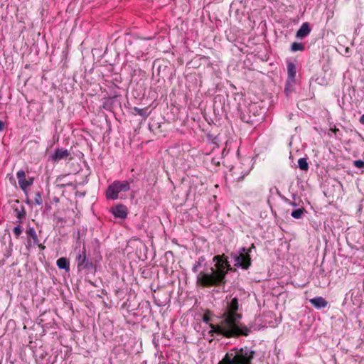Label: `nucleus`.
<instances>
[{"label":"nucleus","instance_id":"7","mask_svg":"<svg viewBox=\"0 0 364 364\" xmlns=\"http://www.w3.org/2000/svg\"><path fill=\"white\" fill-rule=\"evenodd\" d=\"M27 235V245L28 246L38 245L40 248L44 249L45 247L39 244L38 235L36 230L33 227H28L26 231Z\"/></svg>","mask_w":364,"mask_h":364},{"label":"nucleus","instance_id":"14","mask_svg":"<svg viewBox=\"0 0 364 364\" xmlns=\"http://www.w3.org/2000/svg\"><path fill=\"white\" fill-rule=\"evenodd\" d=\"M238 112L239 117L242 122L247 124L250 122V114L247 107L245 108L244 109L240 107L238 109Z\"/></svg>","mask_w":364,"mask_h":364},{"label":"nucleus","instance_id":"22","mask_svg":"<svg viewBox=\"0 0 364 364\" xmlns=\"http://www.w3.org/2000/svg\"><path fill=\"white\" fill-rule=\"evenodd\" d=\"M34 202L36 205H41L43 203V199L41 192H36L34 197Z\"/></svg>","mask_w":364,"mask_h":364},{"label":"nucleus","instance_id":"5","mask_svg":"<svg viewBox=\"0 0 364 364\" xmlns=\"http://www.w3.org/2000/svg\"><path fill=\"white\" fill-rule=\"evenodd\" d=\"M250 247L240 248L237 252L231 254L232 262L236 268L247 269L250 265Z\"/></svg>","mask_w":364,"mask_h":364},{"label":"nucleus","instance_id":"27","mask_svg":"<svg viewBox=\"0 0 364 364\" xmlns=\"http://www.w3.org/2000/svg\"><path fill=\"white\" fill-rule=\"evenodd\" d=\"M265 325H257L256 323H255L254 326L252 325V328H254V330H259L262 327H264Z\"/></svg>","mask_w":364,"mask_h":364},{"label":"nucleus","instance_id":"11","mask_svg":"<svg viewBox=\"0 0 364 364\" xmlns=\"http://www.w3.org/2000/svg\"><path fill=\"white\" fill-rule=\"evenodd\" d=\"M310 25L308 22H305L302 23L299 29L297 31L296 33V37L299 39H303L309 35L311 33Z\"/></svg>","mask_w":364,"mask_h":364},{"label":"nucleus","instance_id":"13","mask_svg":"<svg viewBox=\"0 0 364 364\" xmlns=\"http://www.w3.org/2000/svg\"><path fill=\"white\" fill-rule=\"evenodd\" d=\"M310 303L316 309H321L328 305V302L321 296H316L309 300Z\"/></svg>","mask_w":364,"mask_h":364},{"label":"nucleus","instance_id":"18","mask_svg":"<svg viewBox=\"0 0 364 364\" xmlns=\"http://www.w3.org/2000/svg\"><path fill=\"white\" fill-rule=\"evenodd\" d=\"M14 212L16 213V217L19 220L18 223H21V220L25 218L26 217V210L23 205L20 207V208H16L14 210Z\"/></svg>","mask_w":364,"mask_h":364},{"label":"nucleus","instance_id":"20","mask_svg":"<svg viewBox=\"0 0 364 364\" xmlns=\"http://www.w3.org/2000/svg\"><path fill=\"white\" fill-rule=\"evenodd\" d=\"M291 50L293 52L302 51L304 50V46L301 43L294 42L291 45Z\"/></svg>","mask_w":364,"mask_h":364},{"label":"nucleus","instance_id":"31","mask_svg":"<svg viewBox=\"0 0 364 364\" xmlns=\"http://www.w3.org/2000/svg\"><path fill=\"white\" fill-rule=\"evenodd\" d=\"M360 122L362 124H364V114H363L360 118Z\"/></svg>","mask_w":364,"mask_h":364},{"label":"nucleus","instance_id":"34","mask_svg":"<svg viewBox=\"0 0 364 364\" xmlns=\"http://www.w3.org/2000/svg\"><path fill=\"white\" fill-rule=\"evenodd\" d=\"M251 353H252V358H253V356H254V353H254V351H252H252H251Z\"/></svg>","mask_w":364,"mask_h":364},{"label":"nucleus","instance_id":"6","mask_svg":"<svg viewBox=\"0 0 364 364\" xmlns=\"http://www.w3.org/2000/svg\"><path fill=\"white\" fill-rule=\"evenodd\" d=\"M77 267L78 271L84 270L86 274H95L96 272V267L90 260L86 254L85 246L83 245L82 250L80 251L78 255L76 256Z\"/></svg>","mask_w":364,"mask_h":364},{"label":"nucleus","instance_id":"24","mask_svg":"<svg viewBox=\"0 0 364 364\" xmlns=\"http://www.w3.org/2000/svg\"><path fill=\"white\" fill-rule=\"evenodd\" d=\"M353 164L356 168H361L364 167V161L362 160H356L353 161Z\"/></svg>","mask_w":364,"mask_h":364},{"label":"nucleus","instance_id":"1","mask_svg":"<svg viewBox=\"0 0 364 364\" xmlns=\"http://www.w3.org/2000/svg\"><path fill=\"white\" fill-rule=\"evenodd\" d=\"M238 299L232 296H227L220 314L218 324H210V333L222 335L226 338L247 336L248 328L240 322L242 314L238 313Z\"/></svg>","mask_w":364,"mask_h":364},{"label":"nucleus","instance_id":"25","mask_svg":"<svg viewBox=\"0 0 364 364\" xmlns=\"http://www.w3.org/2000/svg\"><path fill=\"white\" fill-rule=\"evenodd\" d=\"M200 262L196 261L192 267V271L194 273L198 272V268L201 267Z\"/></svg>","mask_w":364,"mask_h":364},{"label":"nucleus","instance_id":"10","mask_svg":"<svg viewBox=\"0 0 364 364\" xmlns=\"http://www.w3.org/2000/svg\"><path fill=\"white\" fill-rule=\"evenodd\" d=\"M296 74V67L292 62L287 63V84L291 85L295 82V77Z\"/></svg>","mask_w":364,"mask_h":364},{"label":"nucleus","instance_id":"12","mask_svg":"<svg viewBox=\"0 0 364 364\" xmlns=\"http://www.w3.org/2000/svg\"><path fill=\"white\" fill-rule=\"evenodd\" d=\"M16 176L18 178V182L20 188L23 191H26V188L30 186V183H27V180L26 178V173L23 170H20L17 172Z\"/></svg>","mask_w":364,"mask_h":364},{"label":"nucleus","instance_id":"21","mask_svg":"<svg viewBox=\"0 0 364 364\" xmlns=\"http://www.w3.org/2000/svg\"><path fill=\"white\" fill-rule=\"evenodd\" d=\"M134 110L135 112H136L139 115L143 117L144 119L147 118L149 116V113L146 112V110H147V108L145 109H141L138 108L136 107H134Z\"/></svg>","mask_w":364,"mask_h":364},{"label":"nucleus","instance_id":"16","mask_svg":"<svg viewBox=\"0 0 364 364\" xmlns=\"http://www.w3.org/2000/svg\"><path fill=\"white\" fill-rule=\"evenodd\" d=\"M258 107L259 108V112L257 113V115L261 116L258 121L263 120L266 109L264 107H261L258 103H252V111L257 109ZM254 114L257 115L256 113H254Z\"/></svg>","mask_w":364,"mask_h":364},{"label":"nucleus","instance_id":"8","mask_svg":"<svg viewBox=\"0 0 364 364\" xmlns=\"http://www.w3.org/2000/svg\"><path fill=\"white\" fill-rule=\"evenodd\" d=\"M110 212L114 215L115 218L125 219L128 214L127 208L123 204H119L112 207Z\"/></svg>","mask_w":364,"mask_h":364},{"label":"nucleus","instance_id":"2","mask_svg":"<svg viewBox=\"0 0 364 364\" xmlns=\"http://www.w3.org/2000/svg\"><path fill=\"white\" fill-rule=\"evenodd\" d=\"M215 262L213 267L205 271L200 272L196 277V284L203 287H220L226 283V274L232 269L227 257L223 255H216L213 257Z\"/></svg>","mask_w":364,"mask_h":364},{"label":"nucleus","instance_id":"17","mask_svg":"<svg viewBox=\"0 0 364 364\" xmlns=\"http://www.w3.org/2000/svg\"><path fill=\"white\" fill-rule=\"evenodd\" d=\"M305 213H306V211L305 208L302 207L294 210L291 213V216L295 219H300L304 216Z\"/></svg>","mask_w":364,"mask_h":364},{"label":"nucleus","instance_id":"19","mask_svg":"<svg viewBox=\"0 0 364 364\" xmlns=\"http://www.w3.org/2000/svg\"><path fill=\"white\" fill-rule=\"evenodd\" d=\"M298 166L302 171H308L309 164L306 158H301L298 160Z\"/></svg>","mask_w":364,"mask_h":364},{"label":"nucleus","instance_id":"9","mask_svg":"<svg viewBox=\"0 0 364 364\" xmlns=\"http://www.w3.org/2000/svg\"><path fill=\"white\" fill-rule=\"evenodd\" d=\"M70 156V152L63 148H58L55 149L54 154L50 156V160L53 162H58L62 159H65Z\"/></svg>","mask_w":364,"mask_h":364},{"label":"nucleus","instance_id":"29","mask_svg":"<svg viewBox=\"0 0 364 364\" xmlns=\"http://www.w3.org/2000/svg\"><path fill=\"white\" fill-rule=\"evenodd\" d=\"M204 261H205V258H204V257H203V256H202V257H200L198 258V262H200V264H202V263H203Z\"/></svg>","mask_w":364,"mask_h":364},{"label":"nucleus","instance_id":"3","mask_svg":"<svg viewBox=\"0 0 364 364\" xmlns=\"http://www.w3.org/2000/svg\"><path fill=\"white\" fill-rule=\"evenodd\" d=\"M218 364H250V349L245 347L228 353Z\"/></svg>","mask_w":364,"mask_h":364},{"label":"nucleus","instance_id":"15","mask_svg":"<svg viewBox=\"0 0 364 364\" xmlns=\"http://www.w3.org/2000/svg\"><path fill=\"white\" fill-rule=\"evenodd\" d=\"M56 264L60 269H65L67 272L70 270V262L66 257L59 258L56 262Z\"/></svg>","mask_w":364,"mask_h":364},{"label":"nucleus","instance_id":"35","mask_svg":"<svg viewBox=\"0 0 364 364\" xmlns=\"http://www.w3.org/2000/svg\"><path fill=\"white\" fill-rule=\"evenodd\" d=\"M252 249L255 248V246L253 244L251 245Z\"/></svg>","mask_w":364,"mask_h":364},{"label":"nucleus","instance_id":"26","mask_svg":"<svg viewBox=\"0 0 364 364\" xmlns=\"http://www.w3.org/2000/svg\"><path fill=\"white\" fill-rule=\"evenodd\" d=\"M203 321L205 323H209L210 321V316L208 315V312L205 313L203 316Z\"/></svg>","mask_w":364,"mask_h":364},{"label":"nucleus","instance_id":"4","mask_svg":"<svg viewBox=\"0 0 364 364\" xmlns=\"http://www.w3.org/2000/svg\"><path fill=\"white\" fill-rule=\"evenodd\" d=\"M130 190V183L127 181L116 180L110 183L106 191L105 197L107 200H114L119 198V194Z\"/></svg>","mask_w":364,"mask_h":364},{"label":"nucleus","instance_id":"23","mask_svg":"<svg viewBox=\"0 0 364 364\" xmlns=\"http://www.w3.org/2000/svg\"><path fill=\"white\" fill-rule=\"evenodd\" d=\"M22 232L23 229L19 224L13 229V232L16 237H18Z\"/></svg>","mask_w":364,"mask_h":364},{"label":"nucleus","instance_id":"32","mask_svg":"<svg viewBox=\"0 0 364 364\" xmlns=\"http://www.w3.org/2000/svg\"><path fill=\"white\" fill-rule=\"evenodd\" d=\"M289 204L293 207H296L297 204L295 202L289 201Z\"/></svg>","mask_w":364,"mask_h":364},{"label":"nucleus","instance_id":"28","mask_svg":"<svg viewBox=\"0 0 364 364\" xmlns=\"http://www.w3.org/2000/svg\"><path fill=\"white\" fill-rule=\"evenodd\" d=\"M4 127H5L4 122L0 120V132L4 130Z\"/></svg>","mask_w":364,"mask_h":364},{"label":"nucleus","instance_id":"33","mask_svg":"<svg viewBox=\"0 0 364 364\" xmlns=\"http://www.w3.org/2000/svg\"><path fill=\"white\" fill-rule=\"evenodd\" d=\"M240 50L243 52V53H247L248 51V48L246 47L245 48H241Z\"/></svg>","mask_w":364,"mask_h":364},{"label":"nucleus","instance_id":"30","mask_svg":"<svg viewBox=\"0 0 364 364\" xmlns=\"http://www.w3.org/2000/svg\"><path fill=\"white\" fill-rule=\"evenodd\" d=\"M27 183H30V186L33 184V178H29L28 180H27Z\"/></svg>","mask_w":364,"mask_h":364}]
</instances>
